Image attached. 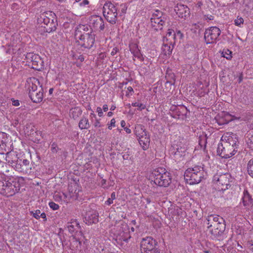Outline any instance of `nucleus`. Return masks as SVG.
<instances>
[{
  "instance_id": "obj_31",
  "label": "nucleus",
  "mask_w": 253,
  "mask_h": 253,
  "mask_svg": "<svg viewBox=\"0 0 253 253\" xmlns=\"http://www.w3.org/2000/svg\"><path fill=\"white\" fill-rule=\"evenodd\" d=\"M242 202L244 206H249L253 203V200L247 191L244 192Z\"/></svg>"
},
{
  "instance_id": "obj_34",
  "label": "nucleus",
  "mask_w": 253,
  "mask_h": 253,
  "mask_svg": "<svg viewBox=\"0 0 253 253\" xmlns=\"http://www.w3.org/2000/svg\"><path fill=\"white\" fill-rule=\"evenodd\" d=\"M207 137L206 135H200L199 137V145L200 149L205 150L207 145Z\"/></svg>"
},
{
  "instance_id": "obj_1",
  "label": "nucleus",
  "mask_w": 253,
  "mask_h": 253,
  "mask_svg": "<svg viewBox=\"0 0 253 253\" xmlns=\"http://www.w3.org/2000/svg\"><path fill=\"white\" fill-rule=\"evenodd\" d=\"M238 143L236 137L235 139L232 136L229 137L227 141H223L218 144L217 148V155L224 159L231 157L237 152Z\"/></svg>"
},
{
  "instance_id": "obj_3",
  "label": "nucleus",
  "mask_w": 253,
  "mask_h": 253,
  "mask_svg": "<svg viewBox=\"0 0 253 253\" xmlns=\"http://www.w3.org/2000/svg\"><path fill=\"white\" fill-rule=\"evenodd\" d=\"M28 94L30 99L34 103H40L42 100L43 88L38 79L33 78L30 79Z\"/></svg>"
},
{
  "instance_id": "obj_16",
  "label": "nucleus",
  "mask_w": 253,
  "mask_h": 253,
  "mask_svg": "<svg viewBox=\"0 0 253 253\" xmlns=\"http://www.w3.org/2000/svg\"><path fill=\"white\" fill-rule=\"evenodd\" d=\"M174 11L178 17L184 19L189 17L190 13V9L186 5L179 3L175 7Z\"/></svg>"
},
{
  "instance_id": "obj_7",
  "label": "nucleus",
  "mask_w": 253,
  "mask_h": 253,
  "mask_svg": "<svg viewBox=\"0 0 253 253\" xmlns=\"http://www.w3.org/2000/svg\"><path fill=\"white\" fill-rule=\"evenodd\" d=\"M20 190V184L16 181L4 180L0 178V194L6 197L14 195Z\"/></svg>"
},
{
  "instance_id": "obj_19",
  "label": "nucleus",
  "mask_w": 253,
  "mask_h": 253,
  "mask_svg": "<svg viewBox=\"0 0 253 253\" xmlns=\"http://www.w3.org/2000/svg\"><path fill=\"white\" fill-rule=\"evenodd\" d=\"M91 26L95 30L103 31L105 28L104 22L103 18L99 16H94L91 17Z\"/></svg>"
},
{
  "instance_id": "obj_53",
  "label": "nucleus",
  "mask_w": 253,
  "mask_h": 253,
  "mask_svg": "<svg viewBox=\"0 0 253 253\" xmlns=\"http://www.w3.org/2000/svg\"><path fill=\"white\" fill-rule=\"evenodd\" d=\"M115 123H116V121H115V119H114V118L112 119L110 121V124H108V129H111L112 126H115Z\"/></svg>"
},
{
  "instance_id": "obj_14",
  "label": "nucleus",
  "mask_w": 253,
  "mask_h": 253,
  "mask_svg": "<svg viewBox=\"0 0 253 253\" xmlns=\"http://www.w3.org/2000/svg\"><path fill=\"white\" fill-rule=\"evenodd\" d=\"M14 169L23 173H30L31 172L32 165L29 160L21 158L17 162V165H15Z\"/></svg>"
},
{
  "instance_id": "obj_35",
  "label": "nucleus",
  "mask_w": 253,
  "mask_h": 253,
  "mask_svg": "<svg viewBox=\"0 0 253 253\" xmlns=\"http://www.w3.org/2000/svg\"><path fill=\"white\" fill-rule=\"evenodd\" d=\"M82 111L79 108H75L73 110H71L70 113L72 114L74 119H77L82 114Z\"/></svg>"
},
{
  "instance_id": "obj_42",
  "label": "nucleus",
  "mask_w": 253,
  "mask_h": 253,
  "mask_svg": "<svg viewBox=\"0 0 253 253\" xmlns=\"http://www.w3.org/2000/svg\"><path fill=\"white\" fill-rule=\"evenodd\" d=\"M131 105L133 107H138V110L139 111H141L143 109H145L146 108V106L142 103H138L137 102L132 103Z\"/></svg>"
},
{
  "instance_id": "obj_62",
  "label": "nucleus",
  "mask_w": 253,
  "mask_h": 253,
  "mask_svg": "<svg viewBox=\"0 0 253 253\" xmlns=\"http://www.w3.org/2000/svg\"><path fill=\"white\" fill-rule=\"evenodd\" d=\"M106 57L105 53L101 52L99 54V58L101 59H104Z\"/></svg>"
},
{
  "instance_id": "obj_5",
  "label": "nucleus",
  "mask_w": 253,
  "mask_h": 253,
  "mask_svg": "<svg viewBox=\"0 0 253 253\" xmlns=\"http://www.w3.org/2000/svg\"><path fill=\"white\" fill-rule=\"evenodd\" d=\"M184 176L186 181L190 185L198 184L204 178V168L198 166L188 168L185 171Z\"/></svg>"
},
{
  "instance_id": "obj_29",
  "label": "nucleus",
  "mask_w": 253,
  "mask_h": 253,
  "mask_svg": "<svg viewBox=\"0 0 253 253\" xmlns=\"http://www.w3.org/2000/svg\"><path fill=\"white\" fill-rule=\"evenodd\" d=\"M233 117L229 113H225L223 116H219V118L217 119V122L219 125H223L227 124L233 120Z\"/></svg>"
},
{
  "instance_id": "obj_58",
  "label": "nucleus",
  "mask_w": 253,
  "mask_h": 253,
  "mask_svg": "<svg viewBox=\"0 0 253 253\" xmlns=\"http://www.w3.org/2000/svg\"><path fill=\"white\" fill-rule=\"evenodd\" d=\"M12 105L15 106H18L20 105L19 101L18 100H14L12 99Z\"/></svg>"
},
{
  "instance_id": "obj_33",
  "label": "nucleus",
  "mask_w": 253,
  "mask_h": 253,
  "mask_svg": "<svg viewBox=\"0 0 253 253\" xmlns=\"http://www.w3.org/2000/svg\"><path fill=\"white\" fill-rule=\"evenodd\" d=\"M79 126L81 129H88L90 127L88 119L83 117L79 122Z\"/></svg>"
},
{
  "instance_id": "obj_49",
  "label": "nucleus",
  "mask_w": 253,
  "mask_h": 253,
  "mask_svg": "<svg viewBox=\"0 0 253 253\" xmlns=\"http://www.w3.org/2000/svg\"><path fill=\"white\" fill-rule=\"evenodd\" d=\"M54 199L56 201L60 202L63 201L62 196L61 195L60 193H57L54 194Z\"/></svg>"
},
{
  "instance_id": "obj_20",
  "label": "nucleus",
  "mask_w": 253,
  "mask_h": 253,
  "mask_svg": "<svg viewBox=\"0 0 253 253\" xmlns=\"http://www.w3.org/2000/svg\"><path fill=\"white\" fill-rule=\"evenodd\" d=\"M129 50L133 54V60H135V58H137L141 61H143L144 57L140 52V50L138 48V45L137 43L131 42L129 44Z\"/></svg>"
},
{
  "instance_id": "obj_2",
  "label": "nucleus",
  "mask_w": 253,
  "mask_h": 253,
  "mask_svg": "<svg viewBox=\"0 0 253 253\" xmlns=\"http://www.w3.org/2000/svg\"><path fill=\"white\" fill-rule=\"evenodd\" d=\"M37 21L39 24L44 25V31L47 33L55 31L58 25L56 15L52 11L41 12Z\"/></svg>"
},
{
  "instance_id": "obj_39",
  "label": "nucleus",
  "mask_w": 253,
  "mask_h": 253,
  "mask_svg": "<svg viewBox=\"0 0 253 253\" xmlns=\"http://www.w3.org/2000/svg\"><path fill=\"white\" fill-rule=\"evenodd\" d=\"M174 36V31L171 29H169L166 35V42H168L169 40H173V37Z\"/></svg>"
},
{
  "instance_id": "obj_32",
  "label": "nucleus",
  "mask_w": 253,
  "mask_h": 253,
  "mask_svg": "<svg viewBox=\"0 0 253 253\" xmlns=\"http://www.w3.org/2000/svg\"><path fill=\"white\" fill-rule=\"evenodd\" d=\"M134 133L137 137L143 136V135L146 136V134H147L144 126L140 124L137 125L135 126Z\"/></svg>"
},
{
  "instance_id": "obj_47",
  "label": "nucleus",
  "mask_w": 253,
  "mask_h": 253,
  "mask_svg": "<svg viewBox=\"0 0 253 253\" xmlns=\"http://www.w3.org/2000/svg\"><path fill=\"white\" fill-rule=\"evenodd\" d=\"M244 23V19L242 17H237V19L235 20V24L236 26H240L241 24H243Z\"/></svg>"
},
{
  "instance_id": "obj_8",
  "label": "nucleus",
  "mask_w": 253,
  "mask_h": 253,
  "mask_svg": "<svg viewBox=\"0 0 253 253\" xmlns=\"http://www.w3.org/2000/svg\"><path fill=\"white\" fill-rule=\"evenodd\" d=\"M103 16L107 21L112 24L116 23L117 18V9L115 5L110 2L105 3L103 8Z\"/></svg>"
},
{
  "instance_id": "obj_21",
  "label": "nucleus",
  "mask_w": 253,
  "mask_h": 253,
  "mask_svg": "<svg viewBox=\"0 0 253 253\" xmlns=\"http://www.w3.org/2000/svg\"><path fill=\"white\" fill-rule=\"evenodd\" d=\"M188 109L184 106L177 107L173 112V117L177 119L185 120L187 118Z\"/></svg>"
},
{
  "instance_id": "obj_23",
  "label": "nucleus",
  "mask_w": 253,
  "mask_h": 253,
  "mask_svg": "<svg viewBox=\"0 0 253 253\" xmlns=\"http://www.w3.org/2000/svg\"><path fill=\"white\" fill-rule=\"evenodd\" d=\"M89 27L90 26L86 25L80 24L78 25L75 30V37H82V36H83V34H89L90 31L91 32V33H93L92 32V29H89Z\"/></svg>"
},
{
  "instance_id": "obj_50",
  "label": "nucleus",
  "mask_w": 253,
  "mask_h": 253,
  "mask_svg": "<svg viewBox=\"0 0 253 253\" xmlns=\"http://www.w3.org/2000/svg\"><path fill=\"white\" fill-rule=\"evenodd\" d=\"M147 140V141H150L149 136L147 134H146V136L143 135V136H140V137H138V140L139 142V140L146 141Z\"/></svg>"
},
{
  "instance_id": "obj_56",
  "label": "nucleus",
  "mask_w": 253,
  "mask_h": 253,
  "mask_svg": "<svg viewBox=\"0 0 253 253\" xmlns=\"http://www.w3.org/2000/svg\"><path fill=\"white\" fill-rule=\"evenodd\" d=\"M96 111H97L98 116L99 117H101L103 116V113L102 112V109H101V107H98L96 109Z\"/></svg>"
},
{
  "instance_id": "obj_24",
  "label": "nucleus",
  "mask_w": 253,
  "mask_h": 253,
  "mask_svg": "<svg viewBox=\"0 0 253 253\" xmlns=\"http://www.w3.org/2000/svg\"><path fill=\"white\" fill-rule=\"evenodd\" d=\"M85 220L88 225L98 222V214L95 211H90L86 213Z\"/></svg>"
},
{
  "instance_id": "obj_60",
  "label": "nucleus",
  "mask_w": 253,
  "mask_h": 253,
  "mask_svg": "<svg viewBox=\"0 0 253 253\" xmlns=\"http://www.w3.org/2000/svg\"><path fill=\"white\" fill-rule=\"evenodd\" d=\"M113 203V200L110 198H108V200L105 202V204L107 205H110Z\"/></svg>"
},
{
  "instance_id": "obj_6",
  "label": "nucleus",
  "mask_w": 253,
  "mask_h": 253,
  "mask_svg": "<svg viewBox=\"0 0 253 253\" xmlns=\"http://www.w3.org/2000/svg\"><path fill=\"white\" fill-rule=\"evenodd\" d=\"M169 22V17L168 15L158 9L154 11L150 19L151 26L155 31L162 30Z\"/></svg>"
},
{
  "instance_id": "obj_37",
  "label": "nucleus",
  "mask_w": 253,
  "mask_h": 253,
  "mask_svg": "<svg viewBox=\"0 0 253 253\" xmlns=\"http://www.w3.org/2000/svg\"><path fill=\"white\" fill-rule=\"evenodd\" d=\"M214 218L211 216V215H208L207 217V224L208 225V229H210L214 226V225H217V223L213 222Z\"/></svg>"
},
{
  "instance_id": "obj_45",
  "label": "nucleus",
  "mask_w": 253,
  "mask_h": 253,
  "mask_svg": "<svg viewBox=\"0 0 253 253\" xmlns=\"http://www.w3.org/2000/svg\"><path fill=\"white\" fill-rule=\"evenodd\" d=\"M49 207L54 211L59 209V206L53 202H50L48 204Z\"/></svg>"
},
{
  "instance_id": "obj_44",
  "label": "nucleus",
  "mask_w": 253,
  "mask_h": 253,
  "mask_svg": "<svg viewBox=\"0 0 253 253\" xmlns=\"http://www.w3.org/2000/svg\"><path fill=\"white\" fill-rule=\"evenodd\" d=\"M60 193L62 196L63 201L68 202V201L70 200L71 195H69L68 194H66L64 192H61Z\"/></svg>"
},
{
  "instance_id": "obj_64",
  "label": "nucleus",
  "mask_w": 253,
  "mask_h": 253,
  "mask_svg": "<svg viewBox=\"0 0 253 253\" xmlns=\"http://www.w3.org/2000/svg\"><path fill=\"white\" fill-rule=\"evenodd\" d=\"M95 127H100V123L99 120H97L94 124Z\"/></svg>"
},
{
  "instance_id": "obj_54",
  "label": "nucleus",
  "mask_w": 253,
  "mask_h": 253,
  "mask_svg": "<svg viewBox=\"0 0 253 253\" xmlns=\"http://www.w3.org/2000/svg\"><path fill=\"white\" fill-rule=\"evenodd\" d=\"M129 93H131L130 95H132L134 93L133 89L131 86H128L127 87V91L126 92V95L127 97L129 96Z\"/></svg>"
},
{
  "instance_id": "obj_18",
  "label": "nucleus",
  "mask_w": 253,
  "mask_h": 253,
  "mask_svg": "<svg viewBox=\"0 0 253 253\" xmlns=\"http://www.w3.org/2000/svg\"><path fill=\"white\" fill-rule=\"evenodd\" d=\"M8 139L7 135L5 133L0 134V154H4L10 150V148L9 145V143L8 144Z\"/></svg>"
},
{
  "instance_id": "obj_26",
  "label": "nucleus",
  "mask_w": 253,
  "mask_h": 253,
  "mask_svg": "<svg viewBox=\"0 0 253 253\" xmlns=\"http://www.w3.org/2000/svg\"><path fill=\"white\" fill-rule=\"evenodd\" d=\"M243 12L248 15L253 14V0H244L243 3Z\"/></svg>"
},
{
  "instance_id": "obj_59",
  "label": "nucleus",
  "mask_w": 253,
  "mask_h": 253,
  "mask_svg": "<svg viewBox=\"0 0 253 253\" xmlns=\"http://www.w3.org/2000/svg\"><path fill=\"white\" fill-rule=\"evenodd\" d=\"M119 51V49L117 47H115L113 49V50L112 51L111 54L112 56L115 55Z\"/></svg>"
},
{
  "instance_id": "obj_12",
  "label": "nucleus",
  "mask_w": 253,
  "mask_h": 253,
  "mask_svg": "<svg viewBox=\"0 0 253 253\" xmlns=\"http://www.w3.org/2000/svg\"><path fill=\"white\" fill-rule=\"evenodd\" d=\"M28 62L31 63L33 69L37 71H41L43 69L44 62L42 58L38 54L33 53H28L26 56Z\"/></svg>"
},
{
  "instance_id": "obj_63",
  "label": "nucleus",
  "mask_w": 253,
  "mask_h": 253,
  "mask_svg": "<svg viewBox=\"0 0 253 253\" xmlns=\"http://www.w3.org/2000/svg\"><path fill=\"white\" fill-rule=\"evenodd\" d=\"M89 3L88 1L87 0H84L81 3V5H85L88 4Z\"/></svg>"
},
{
  "instance_id": "obj_10",
  "label": "nucleus",
  "mask_w": 253,
  "mask_h": 253,
  "mask_svg": "<svg viewBox=\"0 0 253 253\" xmlns=\"http://www.w3.org/2000/svg\"><path fill=\"white\" fill-rule=\"evenodd\" d=\"M221 33L220 30L218 27H211L205 30L204 39L207 44H212L216 42Z\"/></svg>"
},
{
  "instance_id": "obj_27",
  "label": "nucleus",
  "mask_w": 253,
  "mask_h": 253,
  "mask_svg": "<svg viewBox=\"0 0 253 253\" xmlns=\"http://www.w3.org/2000/svg\"><path fill=\"white\" fill-rule=\"evenodd\" d=\"M67 228L69 232L71 233L81 229L79 222L76 219H72L71 222H68Z\"/></svg>"
},
{
  "instance_id": "obj_25",
  "label": "nucleus",
  "mask_w": 253,
  "mask_h": 253,
  "mask_svg": "<svg viewBox=\"0 0 253 253\" xmlns=\"http://www.w3.org/2000/svg\"><path fill=\"white\" fill-rule=\"evenodd\" d=\"M174 42L170 41L169 42H164L162 47V50L163 54L166 55H169L171 54L174 47Z\"/></svg>"
},
{
  "instance_id": "obj_11",
  "label": "nucleus",
  "mask_w": 253,
  "mask_h": 253,
  "mask_svg": "<svg viewBox=\"0 0 253 253\" xmlns=\"http://www.w3.org/2000/svg\"><path fill=\"white\" fill-rule=\"evenodd\" d=\"M77 43L79 45L84 48H90L92 47L95 42V34L91 33L83 34L80 37H75Z\"/></svg>"
},
{
  "instance_id": "obj_61",
  "label": "nucleus",
  "mask_w": 253,
  "mask_h": 253,
  "mask_svg": "<svg viewBox=\"0 0 253 253\" xmlns=\"http://www.w3.org/2000/svg\"><path fill=\"white\" fill-rule=\"evenodd\" d=\"M243 75L242 73H239V76L238 79V82L240 83L243 81Z\"/></svg>"
},
{
  "instance_id": "obj_38",
  "label": "nucleus",
  "mask_w": 253,
  "mask_h": 253,
  "mask_svg": "<svg viewBox=\"0 0 253 253\" xmlns=\"http://www.w3.org/2000/svg\"><path fill=\"white\" fill-rule=\"evenodd\" d=\"M211 217H212V218H214L213 220V222L217 223V224L222 223V222H225L224 219L218 215L211 214Z\"/></svg>"
},
{
  "instance_id": "obj_57",
  "label": "nucleus",
  "mask_w": 253,
  "mask_h": 253,
  "mask_svg": "<svg viewBox=\"0 0 253 253\" xmlns=\"http://www.w3.org/2000/svg\"><path fill=\"white\" fill-rule=\"evenodd\" d=\"M204 18L206 20H213L214 19V16L211 15H205Z\"/></svg>"
},
{
  "instance_id": "obj_48",
  "label": "nucleus",
  "mask_w": 253,
  "mask_h": 253,
  "mask_svg": "<svg viewBox=\"0 0 253 253\" xmlns=\"http://www.w3.org/2000/svg\"><path fill=\"white\" fill-rule=\"evenodd\" d=\"M57 145L55 142H53L51 145V150L52 153H57L58 150Z\"/></svg>"
},
{
  "instance_id": "obj_17",
  "label": "nucleus",
  "mask_w": 253,
  "mask_h": 253,
  "mask_svg": "<svg viewBox=\"0 0 253 253\" xmlns=\"http://www.w3.org/2000/svg\"><path fill=\"white\" fill-rule=\"evenodd\" d=\"M170 154L173 156L175 161H180L185 155L184 148L179 147L178 146H173L170 150Z\"/></svg>"
},
{
  "instance_id": "obj_46",
  "label": "nucleus",
  "mask_w": 253,
  "mask_h": 253,
  "mask_svg": "<svg viewBox=\"0 0 253 253\" xmlns=\"http://www.w3.org/2000/svg\"><path fill=\"white\" fill-rule=\"evenodd\" d=\"M31 214H33V217H34L36 219H39L40 218L41 211L39 210H37L35 211V212L31 211Z\"/></svg>"
},
{
  "instance_id": "obj_9",
  "label": "nucleus",
  "mask_w": 253,
  "mask_h": 253,
  "mask_svg": "<svg viewBox=\"0 0 253 253\" xmlns=\"http://www.w3.org/2000/svg\"><path fill=\"white\" fill-rule=\"evenodd\" d=\"M231 175L228 173L221 174L216 173L213 176V180L216 182L218 190L225 191L231 186Z\"/></svg>"
},
{
  "instance_id": "obj_22",
  "label": "nucleus",
  "mask_w": 253,
  "mask_h": 253,
  "mask_svg": "<svg viewBox=\"0 0 253 253\" xmlns=\"http://www.w3.org/2000/svg\"><path fill=\"white\" fill-rule=\"evenodd\" d=\"M20 159L17 157L16 152L9 150L6 153L5 160L13 168Z\"/></svg>"
},
{
  "instance_id": "obj_36",
  "label": "nucleus",
  "mask_w": 253,
  "mask_h": 253,
  "mask_svg": "<svg viewBox=\"0 0 253 253\" xmlns=\"http://www.w3.org/2000/svg\"><path fill=\"white\" fill-rule=\"evenodd\" d=\"M247 169L248 174L253 177V158L248 162Z\"/></svg>"
},
{
  "instance_id": "obj_4",
  "label": "nucleus",
  "mask_w": 253,
  "mask_h": 253,
  "mask_svg": "<svg viewBox=\"0 0 253 253\" xmlns=\"http://www.w3.org/2000/svg\"><path fill=\"white\" fill-rule=\"evenodd\" d=\"M151 178L156 185L161 187H168L171 182L170 173L162 168L154 169L152 172Z\"/></svg>"
},
{
  "instance_id": "obj_28",
  "label": "nucleus",
  "mask_w": 253,
  "mask_h": 253,
  "mask_svg": "<svg viewBox=\"0 0 253 253\" xmlns=\"http://www.w3.org/2000/svg\"><path fill=\"white\" fill-rule=\"evenodd\" d=\"M69 248L72 252H77L81 250V242L75 238L70 240Z\"/></svg>"
},
{
  "instance_id": "obj_30",
  "label": "nucleus",
  "mask_w": 253,
  "mask_h": 253,
  "mask_svg": "<svg viewBox=\"0 0 253 253\" xmlns=\"http://www.w3.org/2000/svg\"><path fill=\"white\" fill-rule=\"evenodd\" d=\"M122 226L123 233V235H121V238L120 239L127 242L131 237L129 234V227L126 224H122Z\"/></svg>"
},
{
  "instance_id": "obj_15",
  "label": "nucleus",
  "mask_w": 253,
  "mask_h": 253,
  "mask_svg": "<svg viewBox=\"0 0 253 253\" xmlns=\"http://www.w3.org/2000/svg\"><path fill=\"white\" fill-rule=\"evenodd\" d=\"M157 245V242L151 237L143 238L140 244L141 252L157 249L156 248Z\"/></svg>"
},
{
  "instance_id": "obj_51",
  "label": "nucleus",
  "mask_w": 253,
  "mask_h": 253,
  "mask_svg": "<svg viewBox=\"0 0 253 253\" xmlns=\"http://www.w3.org/2000/svg\"><path fill=\"white\" fill-rule=\"evenodd\" d=\"M130 155V152L128 149L127 151L123 155V158L124 160H128L129 159Z\"/></svg>"
},
{
  "instance_id": "obj_40",
  "label": "nucleus",
  "mask_w": 253,
  "mask_h": 253,
  "mask_svg": "<svg viewBox=\"0 0 253 253\" xmlns=\"http://www.w3.org/2000/svg\"><path fill=\"white\" fill-rule=\"evenodd\" d=\"M232 51L229 49L224 50L222 52V56L226 58L228 60H231L232 56Z\"/></svg>"
},
{
  "instance_id": "obj_52",
  "label": "nucleus",
  "mask_w": 253,
  "mask_h": 253,
  "mask_svg": "<svg viewBox=\"0 0 253 253\" xmlns=\"http://www.w3.org/2000/svg\"><path fill=\"white\" fill-rule=\"evenodd\" d=\"M142 253H160V251L158 249L147 250L145 252H142Z\"/></svg>"
},
{
  "instance_id": "obj_43",
  "label": "nucleus",
  "mask_w": 253,
  "mask_h": 253,
  "mask_svg": "<svg viewBox=\"0 0 253 253\" xmlns=\"http://www.w3.org/2000/svg\"><path fill=\"white\" fill-rule=\"evenodd\" d=\"M183 34L180 31L177 30L176 32H174V36L173 37V41L174 42L176 39H181L183 38Z\"/></svg>"
},
{
  "instance_id": "obj_55",
  "label": "nucleus",
  "mask_w": 253,
  "mask_h": 253,
  "mask_svg": "<svg viewBox=\"0 0 253 253\" xmlns=\"http://www.w3.org/2000/svg\"><path fill=\"white\" fill-rule=\"evenodd\" d=\"M247 246L249 249L253 252V241H250L248 242Z\"/></svg>"
},
{
  "instance_id": "obj_41",
  "label": "nucleus",
  "mask_w": 253,
  "mask_h": 253,
  "mask_svg": "<svg viewBox=\"0 0 253 253\" xmlns=\"http://www.w3.org/2000/svg\"><path fill=\"white\" fill-rule=\"evenodd\" d=\"M139 143L143 150H145L149 148L150 141H147V140L146 141L139 140Z\"/></svg>"
},
{
  "instance_id": "obj_13",
  "label": "nucleus",
  "mask_w": 253,
  "mask_h": 253,
  "mask_svg": "<svg viewBox=\"0 0 253 253\" xmlns=\"http://www.w3.org/2000/svg\"><path fill=\"white\" fill-rule=\"evenodd\" d=\"M226 228L225 222H222L217 225H214L213 228L210 230V232L213 239L218 241L223 240L224 234Z\"/></svg>"
}]
</instances>
